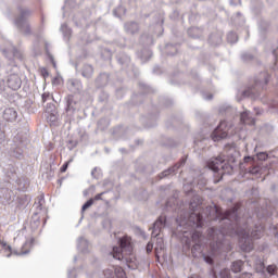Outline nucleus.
Masks as SVG:
<instances>
[{
	"label": "nucleus",
	"instance_id": "ddd939ff",
	"mask_svg": "<svg viewBox=\"0 0 278 278\" xmlns=\"http://www.w3.org/2000/svg\"><path fill=\"white\" fill-rule=\"evenodd\" d=\"M166 227V216H160L152 226V238H157L160 232Z\"/></svg>",
	"mask_w": 278,
	"mask_h": 278
},
{
	"label": "nucleus",
	"instance_id": "69168bd1",
	"mask_svg": "<svg viewBox=\"0 0 278 278\" xmlns=\"http://www.w3.org/2000/svg\"><path fill=\"white\" fill-rule=\"evenodd\" d=\"M121 92H123V89H117L116 90V96L118 97V94H121Z\"/></svg>",
	"mask_w": 278,
	"mask_h": 278
},
{
	"label": "nucleus",
	"instance_id": "473e14b6",
	"mask_svg": "<svg viewBox=\"0 0 278 278\" xmlns=\"http://www.w3.org/2000/svg\"><path fill=\"white\" fill-rule=\"evenodd\" d=\"M252 166L249 167V173L251 175H260V173H262V167H260L258 165H255V163H251Z\"/></svg>",
	"mask_w": 278,
	"mask_h": 278
},
{
	"label": "nucleus",
	"instance_id": "680f3d73",
	"mask_svg": "<svg viewBox=\"0 0 278 278\" xmlns=\"http://www.w3.org/2000/svg\"><path fill=\"white\" fill-rule=\"evenodd\" d=\"M50 62H51V64L54 66V68H55V60H53V56L52 55H50Z\"/></svg>",
	"mask_w": 278,
	"mask_h": 278
},
{
	"label": "nucleus",
	"instance_id": "4be33fe9",
	"mask_svg": "<svg viewBox=\"0 0 278 278\" xmlns=\"http://www.w3.org/2000/svg\"><path fill=\"white\" fill-rule=\"evenodd\" d=\"M88 240H86L84 237L78 238L77 240V249L80 251V253H88Z\"/></svg>",
	"mask_w": 278,
	"mask_h": 278
},
{
	"label": "nucleus",
	"instance_id": "6e6552de",
	"mask_svg": "<svg viewBox=\"0 0 278 278\" xmlns=\"http://www.w3.org/2000/svg\"><path fill=\"white\" fill-rule=\"evenodd\" d=\"M116 61L122 66L123 71H126L129 77H138V70L131 63V56L125 52H119L116 54Z\"/></svg>",
	"mask_w": 278,
	"mask_h": 278
},
{
	"label": "nucleus",
	"instance_id": "b1692460",
	"mask_svg": "<svg viewBox=\"0 0 278 278\" xmlns=\"http://www.w3.org/2000/svg\"><path fill=\"white\" fill-rule=\"evenodd\" d=\"M208 42L213 47H218V45L223 42V37L220 36V34H211L208 37Z\"/></svg>",
	"mask_w": 278,
	"mask_h": 278
},
{
	"label": "nucleus",
	"instance_id": "1a4fd4ad",
	"mask_svg": "<svg viewBox=\"0 0 278 278\" xmlns=\"http://www.w3.org/2000/svg\"><path fill=\"white\" fill-rule=\"evenodd\" d=\"M203 244V232L200 230H194L191 235V240L186 239L185 240V247L187 249H191L192 255H197V253H201V247Z\"/></svg>",
	"mask_w": 278,
	"mask_h": 278
},
{
	"label": "nucleus",
	"instance_id": "393cba45",
	"mask_svg": "<svg viewBox=\"0 0 278 278\" xmlns=\"http://www.w3.org/2000/svg\"><path fill=\"white\" fill-rule=\"evenodd\" d=\"M60 29L63 34L64 41L68 42V40H71V35L73 34V30L68 28L66 24H62Z\"/></svg>",
	"mask_w": 278,
	"mask_h": 278
},
{
	"label": "nucleus",
	"instance_id": "052dcab7",
	"mask_svg": "<svg viewBox=\"0 0 278 278\" xmlns=\"http://www.w3.org/2000/svg\"><path fill=\"white\" fill-rule=\"evenodd\" d=\"M31 244H34V239H31L29 242H26L24 247H31Z\"/></svg>",
	"mask_w": 278,
	"mask_h": 278
},
{
	"label": "nucleus",
	"instance_id": "a18cd8bd",
	"mask_svg": "<svg viewBox=\"0 0 278 278\" xmlns=\"http://www.w3.org/2000/svg\"><path fill=\"white\" fill-rule=\"evenodd\" d=\"M118 12H124L125 13V8L118 7L117 9H115L113 11L114 16H116L117 18H121V14H118Z\"/></svg>",
	"mask_w": 278,
	"mask_h": 278
},
{
	"label": "nucleus",
	"instance_id": "5fc2aeb1",
	"mask_svg": "<svg viewBox=\"0 0 278 278\" xmlns=\"http://www.w3.org/2000/svg\"><path fill=\"white\" fill-rule=\"evenodd\" d=\"M146 251H147V253H151V251H153V243L152 242H148V244L146 247Z\"/></svg>",
	"mask_w": 278,
	"mask_h": 278
},
{
	"label": "nucleus",
	"instance_id": "09e8293b",
	"mask_svg": "<svg viewBox=\"0 0 278 278\" xmlns=\"http://www.w3.org/2000/svg\"><path fill=\"white\" fill-rule=\"evenodd\" d=\"M71 162H73V160H70L68 162H65V163L61 166V168H60L61 173H66V170H68V164H71Z\"/></svg>",
	"mask_w": 278,
	"mask_h": 278
},
{
	"label": "nucleus",
	"instance_id": "338daca9",
	"mask_svg": "<svg viewBox=\"0 0 278 278\" xmlns=\"http://www.w3.org/2000/svg\"><path fill=\"white\" fill-rule=\"evenodd\" d=\"M70 84H72L73 86H75L77 84L76 80H71Z\"/></svg>",
	"mask_w": 278,
	"mask_h": 278
},
{
	"label": "nucleus",
	"instance_id": "a211bd4d",
	"mask_svg": "<svg viewBox=\"0 0 278 278\" xmlns=\"http://www.w3.org/2000/svg\"><path fill=\"white\" fill-rule=\"evenodd\" d=\"M124 29L126 34L134 36V34H138V31H140V25L138 22H127L124 24Z\"/></svg>",
	"mask_w": 278,
	"mask_h": 278
},
{
	"label": "nucleus",
	"instance_id": "3c124183",
	"mask_svg": "<svg viewBox=\"0 0 278 278\" xmlns=\"http://www.w3.org/2000/svg\"><path fill=\"white\" fill-rule=\"evenodd\" d=\"M103 194H105V191L96 194L94 198H93V201H102L103 200V198H102Z\"/></svg>",
	"mask_w": 278,
	"mask_h": 278
},
{
	"label": "nucleus",
	"instance_id": "4468645a",
	"mask_svg": "<svg viewBox=\"0 0 278 278\" xmlns=\"http://www.w3.org/2000/svg\"><path fill=\"white\" fill-rule=\"evenodd\" d=\"M103 275L105 278H125V269L122 267H111L104 269Z\"/></svg>",
	"mask_w": 278,
	"mask_h": 278
},
{
	"label": "nucleus",
	"instance_id": "c03bdc74",
	"mask_svg": "<svg viewBox=\"0 0 278 278\" xmlns=\"http://www.w3.org/2000/svg\"><path fill=\"white\" fill-rule=\"evenodd\" d=\"M75 147H77V141H75V140H68V142H67V149H68L70 151H73V149H75Z\"/></svg>",
	"mask_w": 278,
	"mask_h": 278
},
{
	"label": "nucleus",
	"instance_id": "2eb2a0df",
	"mask_svg": "<svg viewBox=\"0 0 278 278\" xmlns=\"http://www.w3.org/2000/svg\"><path fill=\"white\" fill-rule=\"evenodd\" d=\"M2 117L7 123H16L18 121V112L14 108H7L3 111Z\"/></svg>",
	"mask_w": 278,
	"mask_h": 278
},
{
	"label": "nucleus",
	"instance_id": "e2e57ef3",
	"mask_svg": "<svg viewBox=\"0 0 278 278\" xmlns=\"http://www.w3.org/2000/svg\"><path fill=\"white\" fill-rule=\"evenodd\" d=\"M96 170H97V167H94V168L91 170V176L93 177V179H97V177L94 176Z\"/></svg>",
	"mask_w": 278,
	"mask_h": 278
},
{
	"label": "nucleus",
	"instance_id": "e433bc0d",
	"mask_svg": "<svg viewBox=\"0 0 278 278\" xmlns=\"http://www.w3.org/2000/svg\"><path fill=\"white\" fill-rule=\"evenodd\" d=\"M60 115H58V111L54 113H48L47 119L49 121V123H51L52 125H55V123H58V118Z\"/></svg>",
	"mask_w": 278,
	"mask_h": 278
},
{
	"label": "nucleus",
	"instance_id": "9b49d317",
	"mask_svg": "<svg viewBox=\"0 0 278 278\" xmlns=\"http://www.w3.org/2000/svg\"><path fill=\"white\" fill-rule=\"evenodd\" d=\"M65 101V112L68 114H75V112H79L81 110V101L74 94H68L64 98Z\"/></svg>",
	"mask_w": 278,
	"mask_h": 278
},
{
	"label": "nucleus",
	"instance_id": "58836bf2",
	"mask_svg": "<svg viewBox=\"0 0 278 278\" xmlns=\"http://www.w3.org/2000/svg\"><path fill=\"white\" fill-rule=\"evenodd\" d=\"M55 112H58V109L53 103L50 102L46 105V114H53Z\"/></svg>",
	"mask_w": 278,
	"mask_h": 278
},
{
	"label": "nucleus",
	"instance_id": "37998d69",
	"mask_svg": "<svg viewBox=\"0 0 278 278\" xmlns=\"http://www.w3.org/2000/svg\"><path fill=\"white\" fill-rule=\"evenodd\" d=\"M13 155L14 157H17V160H21L23 157V150L17 148L16 150L13 151Z\"/></svg>",
	"mask_w": 278,
	"mask_h": 278
},
{
	"label": "nucleus",
	"instance_id": "0e129e2a",
	"mask_svg": "<svg viewBox=\"0 0 278 278\" xmlns=\"http://www.w3.org/2000/svg\"><path fill=\"white\" fill-rule=\"evenodd\" d=\"M274 60H277V50L273 51Z\"/></svg>",
	"mask_w": 278,
	"mask_h": 278
},
{
	"label": "nucleus",
	"instance_id": "a878e982",
	"mask_svg": "<svg viewBox=\"0 0 278 278\" xmlns=\"http://www.w3.org/2000/svg\"><path fill=\"white\" fill-rule=\"evenodd\" d=\"M242 266H244V262L243 261H235L231 264V270L232 273H241L242 271Z\"/></svg>",
	"mask_w": 278,
	"mask_h": 278
},
{
	"label": "nucleus",
	"instance_id": "6e6d98bb",
	"mask_svg": "<svg viewBox=\"0 0 278 278\" xmlns=\"http://www.w3.org/2000/svg\"><path fill=\"white\" fill-rule=\"evenodd\" d=\"M15 255H27L29 253V250H25V251H21L20 253L18 252H14Z\"/></svg>",
	"mask_w": 278,
	"mask_h": 278
},
{
	"label": "nucleus",
	"instance_id": "a19ab883",
	"mask_svg": "<svg viewBox=\"0 0 278 278\" xmlns=\"http://www.w3.org/2000/svg\"><path fill=\"white\" fill-rule=\"evenodd\" d=\"M219 277L220 278H231V271L229 269H223L220 273H219Z\"/></svg>",
	"mask_w": 278,
	"mask_h": 278
},
{
	"label": "nucleus",
	"instance_id": "aec40b11",
	"mask_svg": "<svg viewBox=\"0 0 278 278\" xmlns=\"http://www.w3.org/2000/svg\"><path fill=\"white\" fill-rule=\"evenodd\" d=\"M218 112L222 116H235L236 109L229 104H223L219 106Z\"/></svg>",
	"mask_w": 278,
	"mask_h": 278
},
{
	"label": "nucleus",
	"instance_id": "72a5a7b5",
	"mask_svg": "<svg viewBox=\"0 0 278 278\" xmlns=\"http://www.w3.org/2000/svg\"><path fill=\"white\" fill-rule=\"evenodd\" d=\"M141 42H143V45H146V47H149V45H153V36L142 35L141 36Z\"/></svg>",
	"mask_w": 278,
	"mask_h": 278
},
{
	"label": "nucleus",
	"instance_id": "c756f323",
	"mask_svg": "<svg viewBox=\"0 0 278 278\" xmlns=\"http://www.w3.org/2000/svg\"><path fill=\"white\" fill-rule=\"evenodd\" d=\"M240 58L241 61L245 63L253 62V60H255V55H253L251 52H242Z\"/></svg>",
	"mask_w": 278,
	"mask_h": 278
},
{
	"label": "nucleus",
	"instance_id": "7ed1b4c3",
	"mask_svg": "<svg viewBox=\"0 0 278 278\" xmlns=\"http://www.w3.org/2000/svg\"><path fill=\"white\" fill-rule=\"evenodd\" d=\"M117 243L118 247L114 245L111 251L112 257L118 262H125L130 270H136L138 268V258L134 255V241H131V237H121Z\"/></svg>",
	"mask_w": 278,
	"mask_h": 278
},
{
	"label": "nucleus",
	"instance_id": "f257e3e1",
	"mask_svg": "<svg viewBox=\"0 0 278 278\" xmlns=\"http://www.w3.org/2000/svg\"><path fill=\"white\" fill-rule=\"evenodd\" d=\"M204 214L208 220H219L220 224L219 229L215 227L207 229V238L211 240V255L203 254L206 264H214L216 255L231 251V243L228 238H236L237 236L241 251L251 253L254 249L253 240H260L264 236V226L256 224L253 228H249V223H244V219L238 216V206L220 213L216 205H210L206 206Z\"/></svg>",
	"mask_w": 278,
	"mask_h": 278
},
{
	"label": "nucleus",
	"instance_id": "f3484780",
	"mask_svg": "<svg viewBox=\"0 0 278 278\" xmlns=\"http://www.w3.org/2000/svg\"><path fill=\"white\" fill-rule=\"evenodd\" d=\"M240 122L243 125H250V126L255 125V118H253V115H251V111H243L240 114Z\"/></svg>",
	"mask_w": 278,
	"mask_h": 278
},
{
	"label": "nucleus",
	"instance_id": "39448f33",
	"mask_svg": "<svg viewBox=\"0 0 278 278\" xmlns=\"http://www.w3.org/2000/svg\"><path fill=\"white\" fill-rule=\"evenodd\" d=\"M203 203V199L200 195H193L190 203L189 208L191 213L188 217V223L191 227H195L197 229H201L203 225H205V217L201 214V205Z\"/></svg>",
	"mask_w": 278,
	"mask_h": 278
},
{
	"label": "nucleus",
	"instance_id": "bf43d9fd",
	"mask_svg": "<svg viewBox=\"0 0 278 278\" xmlns=\"http://www.w3.org/2000/svg\"><path fill=\"white\" fill-rule=\"evenodd\" d=\"M240 3V0H230V5H238Z\"/></svg>",
	"mask_w": 278,
	"mask_h": 278
},
{
	"label": "nucleus",
	"instance_id": "8fccbe9b",
	"mask_svg": "<svg viewBox=\"0 0 278 278\" xmlns=\"http://www.w3.org/2000/svg\"><path fill=\"white\" fill-rule=\"evenodd\" d=\"M153 74H154V75H162V67L159 66V65H155V66L153 67Z\"/></svg>",
	"mask_w": 278,
	"mask_h": 278
},
{
	"label": "nucleus",
	"instance_id": "ea45409f",
	"mask_svg": "<svg viewBox=\"0 0 278 278\" xmlns=\"http://www.w3.org/2000/svg\"><path fill=\"white\" fill-rule=\"evenodd\" d=\"M266 273L270 276L277 275V265H268L266 267Z\"/></svg>",
	"mask_w": 278,
	"mask_h": 278
},
{
	"label": "nucleus",
	"instance_id": "412c9836",
	"mask_svg": "<svg viewBox=\"0 0 278 278\" xmlns=\"http://www.w3.org/2000/svg\"><path fill=\"white\" fill-rule=\"evenodd\" d=\"M153 55V52L149 48H143L141 51L137 52V56L140 58L142 64L147 62L148 60H151V56Z\"/></svg>",
	"mask_w": 278,
	"mask_h": 278
},
{
	"label": "nucleus",
	"instance_id": "c9c22d12",
	"mask_svg": "<svg viewBox=\"0 0 278 278\" xmlns=\"http://www.w3.org/2000/svg\"><path fill=\"white\" fill-rule=\"evenodd\" d=\"M227 40L230 45H236L238 42V35L233 31L228 33Z\"/></svg>",
	"mask_w": 278,
	"mask_h": 278
},
{
	"label": "nucleus",
	"instance_id": "423d86ee",
	"mask_svg": "<svg viewBox=\"0 0 278 278\" xmlns=\"http://www.w3.org/2000/svg\"><path fill=\"white\" fill-rule=\"evenodd\" d=\"M207 166L210 170L215 173L216 177H219V181L223 179V175H231L233 173V165L227 163V159L223 154L210 159Z\"/></svg>",
	"mask_w": 278,
	"mask_h": 278
},
{
	"label": "nucleus",
	"instance_id": "0eeeda50",
	"mask_svg": "<svg viewBox=\"0 0 278 278\" xmlns=\"http://www.w3.org/2000/svg\"><path fill=\"white\" fill-rule=\"evenodd\" d=\"M17 10L20 15L14 20L15 27H17L24 36H31V26L27 21V18L31 16V10L23 7H17Z\"/></svg>",
	"mask_w": 278,
	"mask_h": 278
},
{
	"label": "nucleus",
	"instance_id": "cd10ccee",
	"mask_svg": "<svg viewBox=\"0 0 278 278\" xmlns=\"http://www.w3.org/2000/svg\"><path fill=\"white\" fill-rule=\"evenodd\" d=\"M110 127V119L103 117L98 122V129H100V131H105V129H108Z\"/></svg>",
	"mask_w": 278,
	"mask_h": 278
},
{
	"label": "nucleus",
	"instance_id": "dca6fc26",
	"mask_svg": "<svg viewBox=\"0 0 278 278\" xmlns=\"http://www.w3.org/2000/svg\"><path fill=\"white\" fill-rule=\"evenodd\" d=\"M256 160H260V162H266L268 160V153H266V152H258L256 154V156L248 155V156L243 157V162L245 164H255Z\"/></svg>",
	"mask_w": 278,
	"mask_h": 278
},
{
	"label": "nucleus",
	"instance_id": "de8ad7c7",
	"mask_svg": "<svg viewBox=\"0 0 278 278\" xmlns=\"http://www.w3.org/2000/svg\"><path fill=\"white\" fill-rule=\"evenodd\" d=\"M2 247H3L4 251L9 252V254H7V257H12V247L7 245L5 243H2Z\"/></svg>",
	"mask_w": 278,
	"mask_h": 278
},
{
	"label": "nucleus",
	"instance_id": "c85d7f7f",
	"mask_svg": "<svg viewBox=\"0 0 278 278\" xmlns=\"http://www.w3.org/2000/svg\"><path fill=\"white\" fill-rule=\"evenodd\" d=\"M187 34L190 38H200L201 37V29L197 27H191L187 30Z\"/></svg>",
	"mask_w": 278,
	"mask_h": 278
},
{
	"label": "nucleus",
	"instance_id": "5701e85b",
	"mask_svg": "<svg viewBox=\"0 0 278 278\" xmlns=\"http://www.w3.org/2000/svg\"><path fill=\"white\" fill-rule=\"evenodd\" d=\"M94 74V67L90 64H85L81 68V75L85 77V79H90L92 75Z\"/></svg>",
	"mask_w": 278,
	"mask_h": 278
},
{
	"label": "nucleus",
	"instance_id": "49530a36",
	"mask_svg": "<svg viewBox=\"0 0 278 278\" xmlns=\"http://www.w3.org/2000/svg\"><path fill=\"white\" fill-rule=\"evenodd\" d=\"M202 99H204V101H212V99H214V94L212 93H205L204 91H202Z\"/></svg>",
	"mask_w": 278,
	"mask_h": 278
},
{
	"label": "nucleus",
	"instance_id": "603ef678",
	"mask_svg": "<svg viewBox=\"0 0 278 278\" xmlns=\"http://www.w3.org/2000/svg\"><path fill=\"white\" fill-rule=\"evenodd\" d=\"M41 75L45 79H47V77H49V71L45 67L41 68Z\"/></svg>",
	"mask_w": 278,
	"mask_h": 278
},
{
	"label": "nucleus",
	"instance_id": "774afa93",
	"mask_svg": "<svg viewBox=\"0 0 278 278\" xmlns=\"http://www.w3.org/2000/svg\"><path fill=\"white\" fill-rule=\"evenodd\" d=\"M181 0H172V3H179Z\"/></svg>",
	"mask_w": 278,
	"mask_h": 278
},
{
	"label": "nucleus",
	"instance_id": "13d9d810",
	"mask_svg": "<svg viewBox=\"0 0 278 278\" xmlns=\"http://www.w3.org/2000/svg\"><path fill=\"white\" fill-rule=\"evenodd\" d=\"M191 77H192V79H194V81H197V78L199 77L197 74V71L191 72Z\"/></svg>",
	"mask_w": 278,
	"mask_h": 278
},
{
	"label": "nucleus",
	"instance_id": "4c0bfd02",
	"mask_svg": "<svg viewBox=\"0 0 278 278\" xmlns=\"http://www.w3.org/2000/svg\"><path fill=\"white\" fill-rule=\"evenodd\" d=\"M150 121L151 123H147L146 127H148V129H151V127H155L157 125V115H150Z\"/></svg>",
	"mask_w": 278,
	"mask_h": 278
},
{
	"label": "nucleus",
	"instance_id": "864d4df0",
	"mask_svg": "<svg viewBox=\"0 0 278 278\" xmlns=\"http://www.w3.org/2000/svg\"><path fill=\"white\" fill-rule=\"evenodd\" d=\"M5 142V132L0 130V144H3Z\"/></svg>",
	"mask_w": 278,
	"mask_h": 278
},
{
	"label": "nucleus",
	"instance_id": "bb28decb",
	"mask_svg": "<svg viewBox=\"0 0 278 278\" xmlns=\"http://www.w3.org/2000/svg\"><path fill=\"white\" fill-rule=\"evenodd\" d=\"M92 205H94V199L90 198L88 201H86L83 206H81V217L80 220H84V213L86 212V210L92 207Z\"/></svg>",
	"mask_w": 278,
	"mask_h": 278
},
{
	"label": "nucleus",
	"instance_id": "2f4dec72",
	"mask_svg": "<svg viewBox=\"0 0 278 278\" xmlns=\"http://www.w3.org/2000/svg\"><path fill=\"white\" fill-rule=\"evenodd\" d=\"M165 51L167 55H175V53H177V45L167 43L165 46Z\"/></svg>",
	"mask_w": 278,
	"mask_h": 278
},
{
	"label": "nucleus",
	"instance_id": "79ce46f5",
	"mask_svg": "<svg viewBox=\"0 0 278 278\" xmlns=\"http://www.w3.org/2000/svg\"><path fill=\"white\" fill-rule=\"evenodd\" d=\"M51 99H53V96H51V93H49V92H45L41 96L42 103H47V101H49Z\"/></svg>",
	"mask_w": 278,
	"mask_h": 278
},
{
	"label": "nucleus",
	"instance_id": "f03ea898",
	"mask_svg": "<svg viewBox=\"0 0 278 278\" xmlns=\"http://www.w3.org/2000/svg\"><path fill=\"white\" fill-rule=\"evenodd\" d=\"M2 53L8 60L7 73H11L8 76L7 86L11 90H18L21 89V86H23V80L21 79V76L16 74V60L23 62V52H21L18 49H16V47L10 43L9 47L2 49Z\"/></svg>",
	"mask_w": 278,
	"mask_h": 278
},
{
	"label": "nucleus",
	"instance_id": "f8f14e48",
	"mask_svg": "<svg viewBox=\"0 0 278 278\" xmlns=\"http://www.w3.org/2000/svg\"><path fill=\"white\" fill-rule=\"evenodd\" d=\"M185 165H186V157H181L178 163L160 173L157 177L159 179H166V177H170V175H175L179 170V168H181V166H185Z\"/></svg>",
	"mask_w": 278,
	"mask_h": 278
},
{
	"label": "nucleus",
	"instance_id": "4d7b16f0",
	"mask_svg": "<svg viewBox=\"0 0 278 278\" xmlns=\"http://www.w3.org/2000/svg\"><path fill=\"white\" fill-rule=\"evenodd\" d=\"M73 273H75V269H70V270L67 271V277H68V278H75V275H73Z\"/></svg>",
	"mask_w": 278,
	"mask_h": 278
},
{
	"label": "nucleus",
	"instance_id": "9d476101",
	"mask_svg": "<svg viewBox=\"0 0 278 278\" xmlns=\"http://www.w3.org/2000/svg\"><path fill=\"white\" fill-rule=\"evenodd\" d=\"M229 129H231V123L225 119L220 121L218 126L211 134L213 142H220V140H225V138H228Z\"/></svg>",
	"mask_w": 278,
	"mask_h": 278
},
{
	"label": "nucleus",
	"instance_id": "20e7f679",
	"mask_svg": "<svg viewBox=\"0 0 278 278\" xmlns=\"http://www.w3.org/2000/svg\"><path fill=\"white\" fill-rule=\"evenodd\" d=\"M268 81H270V75L268 72H261L257 76L254 77L253 84L248 86L242 91V97H250V99H257L262 90H266V86H268Z\"/></svg>",
	"mask_w": 278,
	"mask_h": 278
},
{
	"label": "nucleus",
	"instance_id": "6ab92c4d",
	"mask_svg": "<svg viewBox=\"0 0 278 278\" xmlns=\"http://www.w3.org/2000/svg\"><path fill=\"white\" fill-rule=\"evenodd\" d=\"M110 81V74L108 73H101L96 78V87L97 88H105V85Z\"/></svg>",
	"mask_w": 278,
	"mask_h": 278
},
{
	"label": "nucleus",
	"instance_id": "f704fd0d",
	"mask_svg": "<svg viewBox=\"0 0 278 278\" xmlns=\"http://www.w3.org/2000/svg\"><path fill=\"white\" fill-rule=\"evenodd\" d=\"M154 16L156 17L154 21L156 27L162 28V25H164V15L162 13H155Z\"/></svg>",
	"mask_w": 278,
	"mask_h": 278
},
{
	"label": "nucleus",
	"instance_id": "7c9ffc66",
	"mask_svg": "<svg viewBox=\"0 0 278 278\" xmlns=\"http://www.w3.org/2000/svg\"><path fill=\"white\" fill-rule=\"evenodd\" d=\"M139 90H141V94H149L151 92H155V90H153V88L149 87L144 83H139Z\"/></svg>",
	"mask_w": 278,
	"mask_h": 278
}]
</instances>
